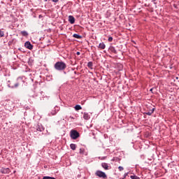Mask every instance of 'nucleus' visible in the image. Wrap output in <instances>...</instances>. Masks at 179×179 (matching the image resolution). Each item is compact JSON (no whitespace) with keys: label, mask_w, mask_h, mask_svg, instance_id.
<instances>
[{"label":"nucleus","mask_w":179,"mask_h":179,"mask_svg":"<svg viewBox=\"0 0 179 179\" xmlns=\"http://www.w3.org/2000/svg\"><path fill=\"white\" fill-rule=\"evenodd\" d=\"M24 83V80H23V78L18 77L16 80H8L7 81V86L10 89H17L20 86V85H23Z\"/></svg>","instance_id":"obj_1"},{"label":"nucleus","mask_w":179,"mask_h":179,"mask_svg":"<svg viewBox=\"0 0 179 179\" xmlns=\"http://www.w3.org/2000/svg\"><path fill=\"white\" fill-rule=\"evenodd\" d=\"M54 68L56 71H64V69H66V64L62 61L57 62L55 64Z\"/></svg>","instance_id":"obj_2"},{"label":"nucleus","mask_w":179,"mask_h":179,"mask_svg":"<svg viewBox=\"0 0 179 179\" xmlns=\"http://www.w3.org/2000/svg\"><path fill=\"white\" fill-rule=\"evenodd\" d=\"M70 136L71 138V139H78V138H79V136H80V134L78 133V131L76 130H71L70 131Z\"/></svg>","instance_id":"obj_3"},{"label":"nucleus","mask_w":179,"mask_h":179,"mask_svg":"<svg viewBox=\"0 0 179 179\" xmlns=\"http://www.w3.org/2000/svg\"><path fill=\"white\" fill-rule=\"evenodd\" d=\"M95 176H96L97 177H99V178H103V179L107 178V175L106 174V173L100 170H98L96 171Z\"/></svg>","instance_id":"obj_4"},{"label":"nucleus","mask_w":179,"mask_h":179,"mask_svg":"<svg viewBox=\"0 0 179 179\" xmlns=\"http://www.w3.org/2000/svg\"><path fill=\"white\" fill-rule=\"evenodd\" d=\"M35 129L38 132H43L44 131V127H43V124L38 123L35 127Z\"/></svg>","instance_id":"obj_5"},{"label":"nucleus","mask_w":179,"mask_h":179,"mask_svg":"<svg viewBox=\"0 0 179 179\" xmlns=\"http://www.w3.org/2000/svg\"><path fill=\"white\" fill-rule=\"evenodd\" d=\"M0 173H1V174H9L10 173V169L9 168L2 167L0 169Z\"/></svg>","instance_id":"obj_6"},{"label":"nucleus","mask_w":179,"mask_h":179,"mask_svg":"<svg viewBox=\"0 0 179 179\" xmlns=\"http://www.w3.org/2000/svg\"><path fill=\"white\" fill-rule=\"evenodd\" d=\"M79 153L82 156H87V155H88L87 150H86L83 148H80Z\"/></svg>","instance_id":"obj_7"},{"label":"nucleus","mask_w":179,"mask_h":179,"mask_svg":"<svg viewBox=\"0 0 179 179\" xmlns=\"http://www.w3.org/2000/svg\"><path fill=\"white\" fill-rule=\"evenodd\" d=\"M24 47L28 50H33V45H31V43H30V41L25 42Z\"/></svg>","instance_id":"obj_8"},{"label":"nucleus","mask_w":179,"mask_h":179,"mask_svg":"<svg viewBox=\"0 0 179 179\" xmlns=\"http://www.w3.org/2000/svg\"><path fill=\"white\" fill-rule=\"evenodd\" d=\"M58 111H59V107L56 106H55L53 110H52V111L50 112V114H51V115H55V114H57V113H58Z\"/></svg>","instance_id":"obj_9"},{"label":"nucleus","mask_w":179,"mask_h":179,"mask_svg":"<svg viewBox=\"0 0 179 179\" xmlns=\"http://www.w3.org/2000/svg\"><path fill=\"white\" fill-rule=\"evenodd\" d=\"M101 167L104 169V170H110V166H108V164L103 162L101 164Z\"/></svg>","instance_id":"obj_10"},{"label":"nucleus","mask_w":179,"mask_h":179,"mask_svg":"<svg viewBox=\"0 0 179 179\" xmlns=\"http://www.w3.org/2000/svg\"><path fill=\"white\" fill-rule=\"evenodd\" d=\"M69 22L71 24H73V23H75V17H73V15H69Z\"/></svg>","instance_id":"obj_11"},{"label":"nucleus","mask_w":179,"mask_h":179,"mask_svg":"<svg viewBox=\"0 0 179 179\" xmlns=\"http://www.w3.org/2000/svg\"><path fill=\"white\" fill-rule=\"evenodd\" d=\"M108 51H110V52H113V54H117V50L113 46H110L108 48Z\"/></svg>","instance_id":"obj_12"},{"label":"nucleus","mask_w":179,"mask_h":179,"mask_svg":"<svg viewBox=\"0 0 179 179\" xmlns=\"http://www.w3.org/2000/svg\"><path fill=\"white\" fill-rule=\"evenodd\" d=\"M99 48H100V50H104L106 48V44L103 42L100 43L99 45Z\"/></svg>","instance_id":"obj_13"},{"label":"nucleus","mask_w":179,"mask_h":179,"mask_svg":"<svg viewBox=\"0 0 179 179\" xmlns=\"http://www.w3.org/2000/svg\"><path fill=\"white\" fill-rule=\"evenodd\" d=\"M83 118L84 120H90V115H89V113H84V115H83Z\"/></svg>","instance_id":"obj_14"},{"label":"nucleus","mask_w":179,"mask_h":179,"mask_svg":"<svg viewBox=\"0 0 179 179\" xmlns=\"http://www.w3.org/2000/svg\"><path fill=\"white\" fill-rule=\"evenodd\" d=\"M20 33L23 37H27L29 36V33L27 31H21Z\"/></svg>","instance_id":"obj_15"},{"label":"nucleus","mask_w":179,"mask_h":179,"mask_svg":"<svg viewBox=\"0 0 179 179\" xmlns=\"http://www.w3.org/2000/svg\"><path fill=\"white\" fill-rule=\"evenodd\" d=\"M70 148L71 149V150H76V144H70Z\"/></svg>","instance_id":"obj_16"},{"label":"nucleus","mask_w":179,"mask_h":179,"mask_svg":"<svg viewBox=\"0 0 179 179\" xmlns=\"http://www.w3.org/2000/svg\"><path fill=\"white\" fill-rule=\"evenodd\" d=\"M74 108L76 111H79V110H82V106L80 105H76Z\"/></svg>","instance_id":"obj_17"},{"label":"nucleus","mask_w":179,"mask_h":179,"mask_svg":"<svg viewBox=\"0 0 179 179\" xmlns=\"http://www.w3.org/2000/svg\"><path fill=\"white\" fill-rule=\"evenodd\" d=\"M87 67L90 68V69H93V62H89L87 63Z\"/></svg>","instance_id":"obj_18"},{"label":"nucleus","mask_w":179,"mask_h":179,"mask_svg":"<svg viewBox=\"0 0 179 179\" xmlns=\"http://www.w3.org/2000/svg\"><path fill=\"white\" fill-rule=\"evenodd\" d=\"M73 37H74V38H78V39L82 38V36H80V35H79V34H74L73 35Z\"/></svg>","instance_id":"obj_19"},{"label":"nucleus","mask_w":179,"mask_h":179,"mask_svg":"<svg viewBox=\"0 0 179 179\" xmlns=\"http://www.w3.org/2000/svg\"><path fill=\"white\" fill-rule=\"evenodd\" d=\"M130 178H131V179H141V178H139V176H135V175L131 176H130Z\"/></svg>","instance_id":"obj_20"},{"label":"nucleus","mask_w":179,"mask_h":179,"mask_svg":"<svg viewBox=\"0 0 179 179\" xmlns=\"http://www.w3.org/2000/svg\"><path fill=\"white\" fill-rule=\"evenodd\" d=\"M5 36V33L3 31L0 30V37H3Z\"/></svg>","instance_id":"obj_21"},{"label":"nucleus","mask_w":179,"mask_h":179,"mask_svg":"<svg viewBox=\"0 0 179 179\" xmlns=\"http://www.w3.org/2000/svg\"><path fill=\"white\" fill-rule=\"evenodd\" d=\"M146 115H152L153 114L151 110L144 113Z\"/></svg>","instance_id":"obj_22"},{"label":"nucleus","mask_w":179,"mask_h":179,"mask_svg":"<svg viewBox=\"0 0 179 179\" xmlns=\"http://www.w3.org/2000/svg\"><path fill=\"white\" fill-rule=\"evenodd\" d=\"M13 41H15V39H13L12 41H10L8 42L9 45H12V44H13Z\"/></svg>","instance_id":"obj_23"},{"label":"nucleus","mask_w":179,"mask_h":179,"mask_svg":"<svg viewBox=\"0 0 179 179\" xmlns=\"http://www.w3.org/2000/svg\"><path fill=\"white\" fill-rule=\"evenodd\" d=\"M108 41H109V43H111V41H113V37L109 36Z\"/></svg>","instance_id":"obj_24"},{"label":"nucleus","mask_w":179,"mask_h":179,"mask_svg":"<svg viewBox=\"0 0 179 179\" xmlns=\"http://www.w3.org/2000/svg\"><path fill=\"white\" fill-rule=\"evenodd\" d=\"M119 171H122L124 170V167L122 166H119L118 167Z\"/></svg>","instance_id":"obj_25"},{"label":"nucleus","mask_w":179,"mask_h":179,"mask_svg":"<svg viewBox=\"0 0 179 179\" xmlns=\"http://www.w3.org/2000/svg\"><path fill=\"white\" fill-rule=\"evenodd\" d=\"M127 176H128V173H125L123 178H127Z\"/></svg>","instance_id":"obj_26"},{"label":"nucleus","mask_w":179,"mask_h":179,"mask_svg":"<svg viewBox=\"0 0 179 179\" xmlns=\"http://www.w3.org/2000/svg\"><path fill=\"white\" fill-rule=\"evenodd\" d=\"M155 108H152V110H150V111H151V113L153 114V113H155Z\"/></svg>","instance_id":"obj_27"},{"label":"nucleus","mask_w":179,"mask_h":179,"mask_svg":"<svg viewBox=\"0 0 179 179\" xmlns=\"http://www.w3.org/2000/svg\"><path fill=\"white\" fill-rule=\"evenodd\" d=\"M58 1H59V0H52V1L55 2V3H57V2H58Z\"/></svg>","instance_id":"obj_28"},{"label":"nucleus","mask_w":179,"mask_h":179,"mask_svg":"<svg viewBox=\"0 0 179 179\" xmlns=\"http://www.w3.org/2000/svg\"><path fill=\"white\" fill-rule=\"evenodd\" d=\"M152 2H153L155 5H156V0H152Z\"/></svg>","instance_id":"obj_29"},{"label":"nucleus","mask_w":179,"mask_h":179,"mask_svg":"<svg viewBox=\"0 0 179 179\" xmlns=\"http://www.w3.org/2000/svg\"><path fill=\"white\" fill-rule=\"evenodd\" d=\"M76 55H80V52H76Z\"/></svg>","instance_id":"obj_30"},{"label":"nucleus","mask_w":179,"mask_h":179,"mask_svg":"<svg viewBox=\"0 0 179 179\" xmlns=\"http://www.w3.org/2000/svg\"><path fill=\"white\" fill-rule=\"evenodd\" d=\"M119 71H122V65H120V69Z\"/></svg>","instance_id":"obj_31"},{"label":"nucleus","mask_w":179,"mask_h":179,"mask_svg":"<svg viewBox=\"0 0 179 179\" xmlns=\"http://www.w3.org/2000/svg\"><path fill=\"white\" fill-rule=\"evenodd\" d=\"M50 0H45V2H50Z\"/></svg>","instance_id":"obj_32"},{"label":"nucleus","mask_w":179,"mask_h":179,"mask_svg":"<svg viewBox=\"0 0 179 179\" xmlns=\"http://www.w3.org/2000/svg\"><path fill=\"white\" fill-rule=\"evenodd\" d=\"M153 91V88H151L150 90V92H152Z\"/></svg>","instance_id":"obj_33"},{"label":"nucleus","mask_w":179,"mask_h":179,"mask_svg":"<svg viewBox=\"0 0 179 179\" xmlns=\"http://www.w3.org/2000/svg\"><path fill=\"white\" fill-rule=\"evenodd\" d=\"M19 51H22V48H18Z\"/></svg>","instance_id":"obj_34"},{"label":"nucleus","mask_w":179,"mask_h":179,"mask_svg":"<svg viewBox=\"0 0 179 179\" xmlns=\"http://www.w3.org/2000/svg\"><path fill=\"white\" fill-rule=\"evenodd\" d=\"M64 75H66V71H64Z\"/></svg>","instance_id":"obj_35"},{"label":"nucleus","mask_w":179,"mask_h":179,"mask_svg":"<svg viewBox=\"0 0 179 179\" xmlns=\"http://www.w3.org/2000/svg\"><path fill=\"white\" fill-rule=\"evenodd\" d=\"M74 73L76 74V71H75Z\"/></svg>","instance_id":"obj_36"},{"label":"nucleus","mask_w":179,"mask_h":179,"mask_svg":"<svg viewBox=\"0 0 179 179\" xmlns=\"http://www.w3.org/2000/svg\"><path fill=\"white\" fill-rule=\"evenodd\" d=\"M176 79H178V77L176 78Z\"/></svg>","instance_id":"obj_37"}]
</instances>
